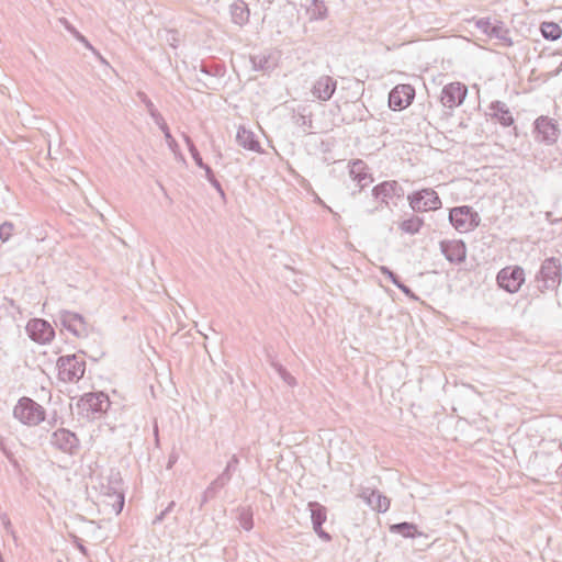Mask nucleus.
I'll use <instances>...</instances> for the list:
<instances>
[{
  "instance_id": "1",
  "label": "nucleus",
  "mask_w": 562,
  "mask_h": 562,
  "mask_svg": "<svg viewBox=\"0 0 562 562\" xmlns=\"http://www.w3.org/2000/svg\"><path fill=\"white\" fill-rule=\"evenodd\" d=\"M535 281L537 289L541 293L546 291H558L562 281L561 260L555 257L544 259L539 271L536 273Z\"/></svg>"
},
{
  "instance_id": "2",
  "label": "nucleus",
  "mask_w": 562,
  "mask_h": 562,
  "mask_svg": "<svg viewBox=\"0 0 562 562\" xmlns=\"http://www.w3.org/2000/svg\"><path fill=\"white\" fill-rule=\"evenodd\" d=\"M58 376L64 382H78L86 372V361L82 356L67 355L57 360Z\"/></svg>"
},
{
  "instance_id": "3",
  "label": "nucleus",
  "mask_w": 562,
  "mask_h": 562,
  "mask_svg": "<svg viewBox=\"0 0 562 562\" xmlns=\"http://www.w3.org/2000/svg\"><path fill=\"white\" fill-rule=\"evenodd\" d=\"M14 417L27 426H36L45 419V409L30 397H22L13 409Z\"/></svg>"
},
{
  "instance_id": "4",
  "label": "nucleus",
  "mask_w": 562,
  "mask_h": 562,
  "mask_svg": "<svg viewBox=\"0 0 562 562\" xmlns=\"http://www.w3.org/2000/svg\"><path fill=\"white\" fill-rule=\"evenodd\" d=\"M407 200L414 212H427L438 210L442 203L434 189L426 188L408 194Z\"/></svg>"
},
{
  "instance_id": "5",
  "label": "nucleus",
  "mask_w": 562,
  "mask_h": 562,
  "mask_svg": "<svg viewBox=\"0 0 562 562\" xmlns=\"http://www.w3.org/2000/svg\"><path fill=\"white\" fill-rule=\"evenodd\" d=\"M55 324L61 326L77 338L87 337L89 334L88 324L82 315L61 310L55 318Z\"/></svg>"
},
{
  "instance_id": "6",
  "label": "nucleus",
  "mask_w": 562,
  "mask_h": 562,
  "mask_svg": "<svg viewBox=\"0 0 562 562\" xmlns=\"http://www.w3.org/2000/svg\"><path fill=\"white\" fill-rule=\"evenodd\" d=\"M449 221L460 232H469L480 224V216L471 206L463 205L450 210Z\"/></svg>"
},
{
  "instance_id": "7",
  "label": "nucleus",
  "mask_w": 562,
  "mask_h": 562,
  "mask_svg": "<svg viewBox=\"0 0 562 562\" xmlns=\"http://www.w3.org/2000/svg\"><path fill=\"white\" fill-rule=\"evenodd\" d=\"M496 281L506 292L516 293L525 282V271L520 266L505 267L497 273Z\"/></svg>"
},
{
  "instance_id": "8",
  "label": "nucleus",
  "mask_w": 562,
  "mask_h": 562,
  "mask_svg": "<svg viewBox=\"0 0 562 562\" xmlns=\"http://www.w3.org/2000/svg\"><path fill=\"white\" fill-rule=\"evenodd\" d=\"M49 443L53 448L69 456L77 454L80 448V441L77 435L66 428H58L52 432Z\"/></svg>"
},
{
  "instance_id": "9",
  "label": "nucleus",
  "mask_w": 562,
  "mask_h": 562,
  "mask_svg": "<svg viewBox=\"0 0 562 562\" xmlns=\"http://www.w3.org/2000/svg\"><path fill=\"white\" fill-rule=\"evenodd\" d=\"M536 139L547 145L557 143L560 136L558 122L549 116L541 115L535 123Z\"/></svg>"
},
{
  "instance_id": "10",
  "label": "nucleus",
  "mask_w": 562,
  "mask_h": 562,
  "mask_svg": "<svg viewBox=\"0 0 562 562\" xmlns=\"http://www.w3.org/2000/svg\"><path fill=\"white\" fill-rule=\"evenodd\" d=\"M111 403L109 396L102 392L87 393L78 402V406L86 411L87 417L94 418L97 414L108 411Z\"/></svg>"
},
{
  "instance_id": "11",
  "label": "nucleus",
  "mask_w": 562,
  "mask_h": 562,
  "mask_svg": "<svg viewBox=\"0 0 562 562\" xmlns=\"http://www.w3.org/2000/svg\"><path fill=\"white\" fill-rule=\"evenodd\" d=\"M468 94V88L461 82H451L441 90L440 102L445 108L454 109L463 103Z\"/></svg>"
},
{
  "instance_id": "12",
  "label": "nucleus",
  "mask_w": 562,
  "mask_h": 562,
  "mask_svg": "<svg viewBox=\"0 0 562 562\" xmlns=\"http://www.w3.org/2000/svg\"><path fill=\"white\" fill-rule=\"evenodd\" d=\"M25 329L33 341L42 345L49 342L55 337L54 328L45 319H31L26 324Z\"/></svg>"
},
{
  "instance_id": "13",
  "label": "nucleus",
  "mask_w": 562,
  "mask_h": 562,
  "mask_svg": "<svg viewBox=\"0 0 562 562\" xmlns=\"http://www.w3.org/2000/svg\"><path fill=\"white\" fill-rule=\"evenodd\" d=\"M415 89L411 85H397L389 93V105L393 111H401L411 105Z\"/></svg>"
},
{
  "instance_id": "14",
  "label": "nucleus",
  "mask_w": 562,
  "mask_h": 562,
  "mask_svg": "<svg viewBox=\"0 0 562 562\" xmlns=\"http://www.w3.org/2000/svg\"><path fill=\"white\" fill-rule=\"evenodd\" d=\"M337 88V80L328 75L318 77L311 89L312 95L319 101L331 99Z\"/></svg>"
},
{
  "instance_id": "15",
  "label": "nucleus",
  "mask_w": 562,
  "mask_h": 562,
  "mask_svg": "<svg viewBox=\"0 0 562 562\" xmlns=\"http://www.w3.org/2000/svg\"><path fill=\"white\" fill-rule=\"evenodd\" d=\"M307 506L311 512V519H312L314 531L324 541H330L331 540L330 535L328 532H326L322 527L327 518L326 507L317 502H310Z\"/></svg>"
},
{
  "instance_id": "16",
  "label": "nucleus",
  "mask_w": 562,
  "mask_h": 562,
  "mask_svg": "<svg viewBox=\"0 0 562 562\" xmlns=\"http://www.w3.org/2000/svg\"><path fill=\"white\" fill-rule=\"evenodd\" d=\"M228 4L231 22L239 27L249 23L250 9L244 0H225Z\"/></svg>"
},
{
  "instance_id": "17",
  "label": "nucleus",
  "mask_w": 562,
  "mask_h": 562,
  "mask_svg": "<svg viewBox=\"0 0 562 562\" xmlns=\"http://www.w3.org/2000/svg\"><path fill=\"white\" fill-rule=\"evenodd\" d=\"M440 249L446 259L451 263H461L465 260L467 248L462 240H442Z\"/></svg>"
},
{
  "instance_id": "18",
  "label": "nucleus",
  "mask_w": 562,
  "mask_h": 562,
  "mask_svg": "<svg viewBox=\"0 0 562 562\" xmlns=\"http://www.w3.org/2000/svg\"><path fill=\"white\" fill-rule=\"evenodd\" d=\"M372 194L375 199L387 204L389 199L402 198L404 195L403 187L395 180L383 181L372 189Z\"/></svg>"
},
{
  "instance_id": "19",
  "label": "nucleus",
  "mask_w": 562,
  "mask_h": 562,
  "mask_svg": "<svg viewBox=\"0 0 562 562\" xmlns=\"http://www.w3.org/2000/svg\"><path fill=\"white\" fill-rule=\"evenodd\" d=\"M220 76H222V68L220 66L201 64L200 69L195 71L196 81L206 89H212L215 85L216 78Z\"/></svg>"
},
{
  "instance_id": "20",
  "label": "nucleus",
  "mask_w": 562,
  "mask_h": 562,
  "mask_svg": "<svg viewBox=\"0 0 562 562\" xmlns=\"http://www.w3.org/2000/svg\"><path fill=\"white\" fill-rule=\"evenodd\" d=\"M102 493L108 497L106 504L111 505L117 515L124 507V495L116 486H102Z\"/></svg>"
},
{
  "instance_id": "21",
  "label": "nucleus",
  "mask_w": 562,
  "mask_h": 562,
  "mask_svg": "<svg viewBox=\"0 0 562 562\" xmlns=\"http://www.w3.org/2000/svg\"><path fill=\"white\" fill-rule=\"evenodd\" d=\"M236 142L239 146H241L245 149L252 150V151H260V144L256 139L255 134L245 128L244 126H240L236 134Z\"/></svg>"
},
{
  "instance_id": "22",
  "label": "nucleus",
  "mask_w": 562,
  "mask_h": 562,
  "mask_svg": "<svg viewBox=\"0 0 562 562\" xmlns=\"http://www.w3.org/2000/svg\"><path fill=\"white\" fill-rule=\"evenodd\" d=\"M59 22L80 43L85 45L88 49H90L97 58L102 63L108 65V61L101 56V54L91 45V43L83 36L67 19L61 18Z\"/></svg>"
},
{
  "instance_id": "23",
  "label": "nucleus",
  "mask_w": 562,
  "mask_h": 562,
  "mask_svg": "<svg viewBox=\"0 0 562 562\" xmlns=\"http://www.w3.org/2000/svg\"><path fill=\"white\" fill-rule=\"evenodd\" d=\"M491 110L494 111L493 116L503 125L510 126L514 124V117L508 106L502 101H494L491 103Z\"/></svg>"
},
{
  "instance_id": "24",
  "label": "nucleus",
  "mask_w": 562,
  "mask_h": 562,
  "mask_svg": "<svg viewBox=\"0 0 562 562\" xmlns=\"http://www.w3.org/2000/svg\"><path fill=\"white\" fill-rule=\"evenodd\" d=\"M367 504L378 513H385L390 508V499L379 491L372 490L366 496Z\"/></svg>"
},
{
  "instance_id": "25",
  "label": "nucleus",
  "mask_w": 562,
  "mask_h": 562,
  "mask_svg": "<svg viewBox=\"0 0 562 562\" xmlns=\"http://www.w3.org/2000/svg\"><path fill=\"white\" fill-rule=\"evenodd\" d=\"M252 68L256 71H268L276 66L274 59L270 54L260 53L250 57Z\"/></svg>"
},
{
  "instance_id": "26",
  "label": "nucleus",
  "mask_w": 562,
  "mask_h": 562,
  "mask_svg": "<svg viewBox=\"0 0 562 562\" xmlns=\"http://www.w3.org/2000/svg\"><path fill=\"white\" fill-rule=\"evenodd\" d=\"M390 531L392 533H398L404 538H415L420 535L416 525L406 521L391 525Z\"/></svg>"
},
{
  "instance_id": "27",
  "label": "nucleus",
  "mask_w": 562,
  "mask_h": 562,
  "mask_svg": "<svg viewBox=\"0 0 562 562\" xmlns=\"http://www.w3.org/2000/svg\"><path fill=\"white\" fill-rule=\"evenodd\" d=\"M310 20H324L327 16V7L324 0H313L307 8Z\"/></svg>"
},
{
  "instance_id": "28",
  "label": "nucleus",
  "mask_w": 562,
  "mask_h": 562,
  "mask_svg": "<svg viewBox=\"0 0 562 562\" xmlns=\"http://www.w3.org/2000/svg\"><path fill=\"white\" fill-rule=\"evenodd\" d=\"M490 36L499 40L505 46H512L513 40L509 35L508 29L502 23L493 25L490 30Z\"/></svg>"
},
{
  "instance_id": "29",
  "label": "nucleus",
  "mask_w": 562,
  "mask_h": 562,
  "mask_svg": "<svg viewBox=\"0 0 562 562\" xmlns=\"http://www.w3.org/2000/svg\"><path fill=\"white\" fill-rule=\"evenodd\" d=\"M540 31L542 36L550 41L560 38L562 34L561 27L554 22H542L540 25Z\"/></svg>"
},
{
  "instance_id": "30",
  "label": "nucleus",
  "mask_w": 562,
  "mask_h": 562,
  "mask_svg": "<svg viewBox=\"0 0 562 562\" xmlns=\"http://www.w3.org/2000/svg\"><path fill=\"white\" fill-rule=\"evenodd\" d=\"M423 224H424L423 218H420L418 216H412L407 220H404L400 224V229L403 231L404 233L415 235L420 231Z\"/></svg>"
},
{
  "instance_id": "31",
  "label": "nucleus",
  "mask_w": 562,
  "mask_h": 562,
  "mask_svg": "<svg viewBox=\"0 0 562 562\" xmlns=\"http://www.w3.org/2000/svg\"><path fill=\"white\" fill-rule=\"evenodd\" d=\"M368 173V167L364 161L357 159L349 165V175L353 181Z\"/></svg>"
},
{
  "instance_id": "32",
  "label": "nucleus",
  "mask_w": 562,
  "mask_h": 562,
  "mask_svg": "<svg viewBox=\"0 0 562 562\" xmlns=\"http://www.w3.org/2000/svg\"><path fill=\"white\" fill-rule=\"evenodd\" d=\"M158 127L161 130V132L164 133L165 135V139L167 142V145L169 147V149L176 155V156H181L180 154V150H179V145L178 143L176 142V139L172 137L171 133H170V130L166 123V121L164 120L162 121V124H158Z\"/></svg>"
},
{
  "instance_id": "33",
  "label": "nucleus",
  "mask_w": 562,
  "mask_h": 562,
  "mask_svg": "<svg viewBox=\"0 0 562 562\" xmlns=\"http://www.w3.org/2000/svg\"><path fill=\"white\" fill-rule=\"evenodd\" d=\"M238 521L240 527L249 531L254 527L252 512L250 508H241L238 515Z\"/></svg>"
},
{
  "instance_id": "34",
  "label": "nucleus",
  "mask_w": 562,
  "mask_h": 562,
  "mask_svg": "<svg viewBox=\"0 0 562 562\" xmlns=\"http://www.w3.org/2000/svg\"><path fill=\"white\" fill-rule=\"evenodd\" d=\"M272 367L279 374V376L290 386H294L296 384V380L294 376L291 375L290 372L280 363L272 362Z\"/></svg>"
},
{
  "instance_id": "35",
  "label": "nucleus",
  "mask_w": 562,
  "mask_h": 562,
  "mask_svg": "<svg viewBox=\"0 0 562 562\" xmlns=\"http://www.w3.org/2000/svg\"><path fill=\"white\" fill-rule=\"evenodd\" d=\"M228 483L226 475H218L207 487V495H217L218 491L222 490Z\"/></svg>"
},
{
  "instance_id": "36",
  "label": "nucleus",
  "mask_w": 562,
  "mask_h": 562,
  "mask_svg": "<svg viewBox=\"0 0 562 562\" xmlns=\"http://www.w3.org/2000/svg\"><path fill=\"white\" fill-rule=\"evenodd\" d=\"M239 463V459L236 454H233L229 461L226 464V468L220 475H226L227 481L229 482L232 479V473L236 471V468Z\"/></svg>"
},
{
  "instance_id": "37",
  "label": "nucleus",
  "mask_w": 562,
  "mask_h": 562,
  "mask_svg": "<svg viewBox=\"0 0 562 562\" xmlns=\"http://www.w3.org/2000/svg\"><path fill=\"white\" fill-rule=\"evenodd\" d=\"M294 122L297 126L302 127L304 132L313 127V121L311 116L303 113H299L294 116Z\"/></svg>"
},
{
  "instance_id": "38",
  "label": "nucleus",
  "mask_w": 562,
  "mask_h": 562,
  "mask_svg": "<svg viewBox=\"0 0 562 562\" xmlns=\"http://www.w3.org/2000/svg\"><path fill=\"white\" fill-rule=\"evenodd\" d=\"M14 231V224L11 222H4L0 225V239L4 243L10 239Z\"/></svg>"
},
{
  "instance_id": "39",
  "label": "nucleus",
  "mask_w": 562,
  "mask_h": 562,
  "mask_svg": "<svg viewBox=\"0 0 562 562\" xmlns=\"http://www.w3.org/2000/svg\"><path fill=\"white\" fill-rule=\"evenodd\" d=\"M380 271L383 276H385L395 286L400 284L402 281L400 280L398 276L394 273L390 268L385 266L380 267Z\"/></svg>"
},
{
  "instance_id": "40",
  "label": "nucleus",
  "mask_w": 562,
  "mask_h": 562,
  "mask_svg": "<svg viewBox=\"0 0 562 562\" xmlns=\"http://www.w3.org/2000/svg\"><path fill=\"white\" fill-rule=\"evenodd\" d=\"M476 27L490 36V30L493 27L488 19H480L475 23Z\"/></svg>"
},
{
  "instance_id": "41",
  "label": "nucleus",
  "mask_w": 562,
  "mask_h": 562,
  "mask_svg": "<svg viewBox=\"0 0 562 562\" xmlns=\"http://www.w3.org/2000/svg\"><path fill=\"white\" fill-rule=\"evenodd\" d=\"M175 506H176V503H175L173 501H172V502H170V503L168 504V506H167V507H166V508H165V509H164L159 515H157V516L155 517V519H154L153 524H159V522H161V521L165 519L166 515H167V514H169V513L175 508Z\"/></svg>"
},
{
  "instance_id": "42",
  "label": "nucleus",
  "mask_w": 562,
  "mask_h": 562,
  "mask_svg": "<svg viewBox=\"0 0 562 562\" xmlns=\"http://www.w3.org/2000/svg\"><path fill=\"white\" fill-rule=\"evenodd\" d=\"M372 182H373V178L369 172L357 180V183H358L360 190L364 189Z\"/></svg>"
},
{
  "instance_id": "43",
  "label": "nucleus",
  "mask_w": 562,
  "mask_h": 562,
  "mask_svg": "<svg viewBox=\"0 0 562 562\" xmlns=\"http://www.w3.org/2000/svg\"><path fill=\"white\" fill-rule=\"evenodd\" d=\"M149 113V115L151 116V119L154 120V122L158 125V124H162V121L165 120L162 117V115L157 111V109L154 106L151 109V111H147Z\"/></svg>"
},
{
  "instance_id": "44",
  "label": "nucleus",
  "mask_w": 562,
  "mask_h": 562,
  "mask_svg": "<svg viewBox=\"0 0 562 562\" xmlns=\"http://www.w3.org/2000/svg\"><path fill=\"white\" fill-rule=\"evenodd\" d=\"M397 289H400L406 296L411 297V299H414V300H417L418 297L414 294V292L408 288L406 286L403 282H401L400 284H397L396 286Z\"/></svg>"
},
{
  "instance_id": "45",
  "label": "nucleus",
  "mask_w": 562,
  "mask_h": 562,
  "mask_svg": "<svg viewBox=\"0 0 562 562\" xmlns=\"http://www.w3.org/2000/svg\"><path fill=\"white\" fill-rule=\"evenodd\" d=\"M138 95L142 102L145 104L147 111H151V109L155 106L151 100L144 92H139Z\"/></svg>"
},
{
  "instance_id": "46",
  "label": "nucleus",
  "mask_w": 562,
  "mask_h": 562,
  "mask_svg": "<svg viewBox=\"0 0 562 562\" xmlns=\"http://www.w3.org/2000/svg\"><path fill=\"white\" fill-rule=\"evenodd\" d=\"M209 182L220 193L221 198L224 199L225 198V192H224L220 181L215 178V179H211V181H209Z\"/></svg>"
},
{
  "instance_id": "47",
  "label": "nucleus",
  "mask_w": 562,
  "mask_h": 562,
  "mask_svg": "<svg viewBox=\"0 0 562 562\" xmlns=\"http://www.w3.org/2000/svg\"><path fill=\"white\" fill-rule=\"evenodd\" d=\"M183 138H184V142L188 146L190 154L195 153L198 149H196L194 143L192 142V139L188 135H183Z\"/></svg>"
},
{
  "instance_id": "48",
  "label": "nucleus",
  "mask_w": 562,
  "mask_h": 562,
  "mask_svg": "<svg viewBox=\"0 0 562 562\" xmlns=\"http://www.w3.org/2000/svg\"><path fill=\"white\" fill-rule=\"evenodd\" d=\"M191 156H192V158H193L194 162H195L200 168L204 167V165H205V164L203 162V159H202V157H201V155H200L199 150H196L195 153H192V154H191Z\"/></svg>"
},
{
  "instance_id": "49",
  "label": "nucleus",
  "mask_w": 562,
  "mask_h": 562,
  "mask_svg": "<svg viewBox=\"0 0 562 562\" xmlns=\"http://www.w3.org/2000/svg\"><path fill=\"white\" fill-rule=\"evenodd\" d=\"M201 169L205 171V178L207 179V181H211V179H215L214 172L209 165L205 164L204 167H202Z\"/></svg>"
},
{
  "instance_id": "50",
  "label": "nucleus",
  "mask_w": 562,
  "mask_h": 562,
  "mask_svg": "<svg viewBox=\"0 0 562 562\" xmlns=\"http://www.w3.org/2000/svg\"><path fill=\"white\" fill-rule=\"evenodd\" d=\"M76 546H77L78 550H79L82 554L88 555V550H87V548H86V547H85V546L79 541V539H78V538H76Z\"/></svg>"
},
{
  "instance_id": "51",
  "label": "nucleus",
  "mask_w": 562,
  "mask_h": 562,
  "mask_svg": "<svg viewBox=\"0 0 562 562\" xmlns=\"http://www.w3.org/2000/svg\"><path fill=\"white\" fill-rule=\"evenodd\" d=\"M215 497H216L215 495H207L206 490H205L203 493L201 506H203L206 502H209L210 499H213Z\"/></svg>"
},
{
  "instance_id": "52",
  "label": "nucleus",
  "mask_w": 562,
  "mask_h": 562,
  "mask_svg": "<svg viewBox=\"0 0 562 562\" xmlns=\"http://www.w3.org/2000/svg\"><path fill=\"white\" fill-rule=\"evenodd\" d=\"M176 461H177V457H176V456H173V454H171V456L169 457V461H168V465H167V468H168V469L172 468V465L176 463Z\"/></svg>"
},
{
  "instance_id": "53",
  "label": "nucleus",
  "mask_w": 562,
  "mask_h": 562,
  "mask_svg": "<svg viewBox=\"0 0 562 562\" xmlns=\"http://www.w3.org/2000/svg\"><path fill=\"white\" fill-rule=\"evenodd\" d=\"M559 474L562 476V465L559 468Z\"/></svg>"
},
{
  "instance_id": "54",
  "label": "nucleus",
  "mask_w": 562,
  "mask_h": 562,
  "mask_svg": "<svg viewBox=\"0 0 562 562\" xmlns=\"http://www.w3.org/2000/svg\"><path fill=\"white\" fill-rule=\"evenodd\" d=\"M113 483H114V484H119V483H120V480H119V479H115Z\"/></svg>"
}]
</instances>
